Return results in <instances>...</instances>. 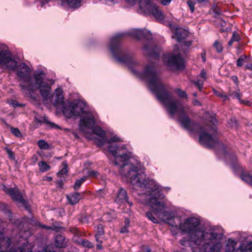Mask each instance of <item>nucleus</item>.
<instances>
[{
    "label": "nucleus",
    "instance_id": "f257e3e1",
    "mask_svg": "<svg viewBox=\"0 0 252 252\" xmlns=\"http://www.w3.org/2000/svg\"><path fill=\"white\" fill-rule=\"evenodd\" d=\"M126 34L137 39L145 38L150 40L152 38L151 32L147 30L133 29L127 33L115 35L110 40V50L116 60L126 64L133 73L147 80L149 89L167 108L169 115L173 118L175 114L179 115V121L183 127L190 132H206L205 127L191 121L185 114V107L181 101L175 99L167 92L154 64L146 65L141 72L134 69L139 65V62L135 60L132 53L123 50L120 45V39Z\"/></svg>",
    "mask_w": 252,
    "mask_h": 252
},
{
    "label": "nucleus",
    "instance_id": "f03ea898",
    "mask_svg": "<svg viewBox=\"0 0 252 252\" xmlns=\"http://www.w3.org/2000/svg\"><path fill=\"white\" fill-rule=\"evenodd\" d=\"M119 141L122 140L117 136L111 137L107 140L108 150L114 158V165L120 167V172L122 176L125 177L131 184L149 189L148 204L151 207V211L146 213V216L155 223H158V220L153 214L164 221L171 220L174 218V214L165 211V203L158 200V198L164 197L159 186L154 180L147 177L145 173H138V166L128 163V160L132 155L131 153H126V145H119L116 143Z\"/></svg>",
    "mask_w": 252,
    "mask_h": 252
},
{
    "label": "nucleus",
    "instance_id": "7ed1b4c3",
    "mask_svg": "<svg viewBox=\"0 0 252 252\" xmlns=\"http://www.w3.org/2000/svg\"><path fill=\"white\" fill-rule=\"evenodd\" d=\"M200 220L194 217L189 218L180 223L179 229L187 233L193 243L194 252H219L221 248L220 239L223 235L221 228L212 227L202 230L199 228Z\"/></svg>",
    "mask_w": 252,
    "mask_h": 252
},
{
    "label": "nucleus",
    "instance_id": "20e7f679",
    "mask_svg": "<svg viewBox=\"0 0 252 252\" xmlns=\"http://www.w3.org/2000/svg\"><path fill=\"white\" fill-rule=\"evenodd\" d=\"M30 72V68L27 64L17 60V75L22 81L20 85L22 89L27 90L30 93L39 89L43 99L47 100L50 97L51 87L44 81L45 73L42 70L37 69L32 77Z\"/></svg>",
    "mask_w": 252,
    "mask_h": 252
},
{
    "label": "nucleus",
    "instance_id": "39448f33",
    "mask_svg": "<svg viewBox=\"0 0 252 252\" xmlns=\"http://www.w3.org/2000/svg\"><path fill=\"white\" fill-rule=\"evenodd\" d=\"M95 121L94 116L92 113H87L80 118L79 123V129L84 133H89L92 131L93 133L101 137L97 145L99 146H102L105 143V132L100 127H94Z\"/></svg>",
    "mask_w": 252,
    "mask_h": 252
},
{
    "label": "nucleus",
    "instance_id": "423d86ee",
    "mask_svg": "<svg viewBox=\"0 0 252 252\" xmlns=\"http://www.w3.org/2000/svg\"><path fill=\"white\" fill-rule=\"evenodd\" d=\"M131 5H134L137 0H125ZM139 7L141 12L145 14H152L156 19L162 20L164 18L162 11L151 0H139Z\"/></svg>",
    "mask_w": 252,
    "mask_h": 252
},
{
    "label": "nucleus",
    "instance_id": "0eeeda50",
    "mask_svg": "<svg viewBox=\"0 0 252 252\" xmlns=\"http://www.w3.org/2000/svg\"><path fill=\"white\" fill-rule=\"evenodd\" d=\"M163 60L166 65L170 67H174L177 69L184 67V61L181 57V53L177 55L168 54L164 55Z\"/></svg>",
    "mask_w": 252,
    "mask_h": 252
},
{
    "label": "nucleus",
    "instance_id": "6e6552de",
    "mask_svg": "<svg viewBox=\"0 0 252 252\" xmlns=\"http://www.w3.org/2000/svg\"><path fill=\"white\" fill-rule=\"evenodd\" d=\"M0 64L4 65L10 70H14L16 61L12 59L11 54L7 50L0 52Z\"/></svg>",
    "mask_w": 252,
    "mask_h": 252
},
{
    "label": "nucleus",
    "instance_id": "1a4fd4ad",
    "mask_svg": "<svg viewBox=\"0 0 252 252\" xmlns=\"http://www.w3.org/2000/svg\"><path fill=\"white\" fill-rule=\"evenodd\" d=\"M72 104L73 106L74 116L82 115L81 118L86 113H90V112L85 111L86 105L85 103L81 100H75L72 101Z\"/></svg>",
    "mask_w": 252,
    "mask_h": 252
},
{
    "label": "nucleus",
    "instance_id": "9d476101",
    "mask_svg": "<svg viewBox=\"0 0 252 252\" xmlns=\"http://www.w3.org/2000/svg\"><path fill=\"white\" fill-rule=\"evenodd\" d=\"M115 201L119 204H125L127 203L129 207H131L132 205L131 202L128 201V196L127 192L125 189L123 188L119 189L118 192L117 193V196L115 198Z\"/></svg>",
    "mask_w": 252,
    "mask_h": 252
},
{
    "label": "nucleus",
    "instance_id": "9b49d317",
    "mask_svg": "<svg viewBox=\"0 0 252 252\" xmlns=\"http://www.w3.org/2000/svg\"><path fill=\"white\" fill-rule=\"evenodd\" d=\"M17 206L23 207L29 212L31 211V207L29 204L27 197L17 190Z\"/></svg>",
    "mask_w": 252,
    "mask_h": 252
},
{
    "label": "nucleus",
    "instance_id": "f8f14e48",
    "mask_svg": "<svg viewBox=\"0 0 252 252\" xmlns=\"http://www.w3.org/2000/svg\"><path fill=\"white\" fill-rule=\"evenodd\" d=\"M10 239L8 237H4L2 233L0 232V252H16L14 249H11L9 252H5L10 246Z\"/></svg>",
    "mask_w": 252,
    "mask_h": 252
},
{
    "label": "nucleus",
    "instance_id": "ddd939ff",
    "mask_svg": "<svg viewBox=\"0 0 252 252\" xmlns=\"http://www.w3.org/2000/svg\"><path fill=\"white\" fill-rule=\"evenodd\" d=\"M189 35V32L188 31L182 28H178L175 31L174 34L172 37L175 39L178 42H181L182 40L186 39Z\"/></svg>",
    "mask_w": 252,
    "mask_h": 252
},
{
    "label": "nucleus",
    "instance_id": "4468645a",
    "mask_svg": "<svg viewBox=\"0 0 252 252\" xmlns=\"http://www.w3.org/2000/svg\"><path fill=\"white\" fill-rule=\"evenodd\" d=\"M143 50L145 54L158 59L159 56L158 49L156 46H153L151 44H146L143 47Z\"/></svg>",
    "mask_w": 252,
    "mask_h": 252
},
{
    "label": "nucleus",
    "instance_id": "2eb2a0df",
    "mask_svg": "<svg viewBox=\"0 0 252 252\" xmlns=\"http://www.w3.org/2000/svg\"><path fill=\"white\" fill-rule=\"evenodd\" d=\"M64 104L62 90L58 88L56 90L55 100L53 104L58 109H60L62 106H63Z\"/></svg>",
    "mask_w": 252,
    "mask_h": 252
},
{
    "label": "nucleus",
    "instance_id": "dca6fc26",
    "mask_svg": "<svg viewBox=\"0 0 252 252\" xmlns=\"http://www.w3.org/2000/svg\"><path fill=\"white\" fill-rule=\"evenodd\" d=\"M62 109L63 115L67 118H70L74 116L73 106L72 102H69L67 104H64L63 106H62Z\"/></svg>",
    "mask_w": 252,
    "mask_h": 252
},
{
    "label": "nucleus",
    "instance_id": "f3484780",
    "mask_svg": "<svg viewBox=\"0 0 252 252\" xmlns=\"http://www.w3.org/2000/svg\"><path fill=\"white\" fill-rule=\"evenodd\" d=\"M69 203L71 205L77 204L81 199V195L78 192L70 193L66 196Z\"/></svg>",
    "mask_w": 252,
    "mask_h": 252
},
{
    "label": "nucleus",
    "instance_id": "a211bd4d",
    "mask_svg": "<svg viewBox=\"0 0 252 252\" xmlns=\"http://www.w3.org/2000/svg\"><path fill=\"white\" fill-rule=\"evenodd\" d=\"M55 243L58 248H64L67 245V241L64 236L58 235L55 238Z\"/></svg>",
    "mask_w": 252,
    "mask_h": 252
},
{
    "label": "nucleus",
    "instance_id": "6ab92c4d",
    "mask_svg": "<svg viewBox=\"0 0 252 252\" xmlns=\"http://www.w3.org/2000/svg\"><path fill=\"white\" fill-rule=\"evenodd\" d=\"M1 188L4 191L11 196L13 200H16V191L14 188H8L4 185L0 186Z\"/></svg>",
    "mask_w": 252,
    "mask_h": 252
},
{
    "label": "nucleus",
    "instance_id": "aec40b11",
    "mask_svg": "<svg viewBox=\"0 0 252 252\" xmlns=\"http://www.w3.org/2000/svg\"><path fill=\"white\" fill-rule=\"evenodd\" d=\"M104 233L103 226L101 224H98L96 227V233L95 235V240L97 242H102V240L100 239V237L103 235Z\"/></svg>",
    "mask_w": 252,
    "mask_h": 252
},
{
    "label": "nucleus",
    "instance_id": "412c9836",
    "mask_svg": "<svg viewBox=\"0 0 252 252\" xmlns=\"http://www.w3.org/2000/svg\"><path fill=\"white\" fill-rule=\"evenodd\" d=\"M239 249L242 252H252V242L243 243L239 246Z\"/></svg>",
    "mask_w": 252,
    "mask_h": 252
},
{
    "label": "nucleus",
    "instance_id": "4be33fe9",
    "mask_svg": "<svg viewBox=\"0 0 252 252\" xmlns=\"http://www.w3.org/2000/svg\"><path fill=\"white\" fill-rule=\"evenodd\" d=\"M82 0H63V2L66 4L71 8H77L81 5V1Z\"/></svg>",
    "mask_w": 252,
    "mask_h": 252
},
{
    "label": "nucleus",
    "instance_id": "5701e85b",
    "mask_svg": "<svg viewBox=\"0 0 252 252\" xmlns=\"http://www.w3.org/2000/svg\"><path fill=\"white\" fill-rule=\"evenodd\" d=\"M24 245L17 249V252H32V249L29 245L26 239H24Z\"/></svg>",
    "mask_w": 252,
    "mask_h": 252
},
{
    "label": "nucleus",
    "instance_id": "b1692460",
    "mask_svg": "<svg viewBox=\"0 0 252 252\" xmlns=\"http://www.w3.org/2000/svg\"><path fill=\"white\" fill-rule=\"evenodd\" d=\"M236 242L232 240L229 239L226 246V252H233L235 250V246Z\"/></svg>",
    "mask_w": 252,
    "mask_h": 252
},
{
    "label": "nucleus",
    "instance_id": "393cba45",
    "mask_svg": "<svg viewBox=\"0 0 252 252\" xmlns=\"http://www.w3.org/2000/svg\"><path fill=\"white\" fill-rule=\"evenodd\" d=\"M241 178L246 183L252 186V172L251 173H242L241 175Z\"/></svg>",
    "mask_w": 252,
    "mask_h": 252
},
{
    "label": "nucleus",
    "instance_id": "a878e982",
    "mask_svg": "<svg viewBox=\"0 0 252 252\" xmlns=\"http://www.w3.org/2000/svg\"><path fill=\"white\" fill-rule=\"evenodd\" d=\"M79 245L82 246L84 248H87L88 249H92L94 248V245L93 243L89 241L88 240L81 239L80 240V244Z\"/></svg>",
    "mask_w": 252,
    "mask_h": 252
},
{
    "label": "nucleus",
    "instance_id": "bb28decb",
    "mask_svg": "<svg viewBox=\"0 0 252 252\" xmlns=\"http://www.w3.org/2000/svg\"><path fill=\"white\" fill-rule=\"evenodd\" d=\"M37 145L40 149L42 150H47L49 148V144L43 140H39L38 141Z\"/></svg>",
    "mask_w": 252,
    "mask_h": 252
},
{
    "label": "nucleus",
    "instance_id": "cd10ccee",
    "mask_svg": "<svg viewBox=\"0 0 252 252\" xmlns=\"http://www.w3.org/2000/svg\"><path fill=\"white\" fill-rule=\"evenodd\" d=\"M38 166L39 167L40 171L42 172H44L48 170L50 167L45 162L41 161L38 163Z\"/></svg>",
    "mask_w": 252,
    "mask_h": 252
},
{
    "label": "nucleus",
    "instance_id": "c85d7f7f",
    "mask_svg": "<svg viewBox=\"0 0 252 252\" xmlns=\"http://www.w3.org/2000/svg\"><path fill=\"white\" fill-rule=\"evenodd\" d=\"M62 165L63 166V168L58 172V175L59 176L64 175L66 174L68 172L67 165L66 162V161L63 162Z\"/></svg>",
    "mask_w": 252,
    "mask_h": 252
},
{
    "label": "nucleus",
    "instance_id": "c756f323",
    "mask_svg": "<svg viewBox=\"0 0 252 252\" xmlns=\"http://www.w3.org/2000/svg\"><path fill=\"white\" fill-rule=\"evenodd\" d=\"M229 95L231 96L233 98H236L238 99L239 101H241V97L242 96V94L239 92V90L234 92H230Z\"/></svg>",
    "mask_w": 252,
    "mask_h": 252
},
{
    "label": "nucleus",
    "instance_id": "7c9ffc66",
    "mask_svg": "<svg viewBox=\"0 0 252 252\" xmlns=\"http://www.w3.org/2000/svg\"><path fill=\"white\" fill-rule=\"evenodd\" d=\"M214 92L217 96L220 98H222L223 99V101H225L226 100L229 99L228 95L224 94L223 92H219L214 90Z\"/></svg>",
    "mask_w": 252,
    "mask_h": 252
},
{
    "label": "nucleus",
    "instance_id": "2f4dec72",
    "mask_svg": "<svg viewBox=\"0 0 252 252\" xmlns=\"http://www.w3.org/2000/svg\"><path fill=\"white\" fill-rule=\"evenodd\" d=\"M86 179V177H83L80 179L76 180L74 185V189L76 190L78 189Z\"/></svg>",
    "mask_w": 252,
    "mask_h": 252
},
{
    "label": "nucleus",
    "instance_id": "473e14b6",
    "mask_svg": "<svg viewBox=\"0 0 252 252\" xmlns=\"http://www.w3.org/2000/svg\"><path fill=\"white\" fill-rule=\"evenodd\" d=\"M175 92L181 98H187L188 96L187 93L185 91L181 90L180 89H176L175 90Z\"/></svg>",
    "mask_w": 252,
    "mask_h": 252
},
{
    "label": "nucleus",
    "instance_id": "72a5a7b5",
    "mask_svg": "<svg viewBox=\"0 0 252 252\" xmlns=\"http://www.w3.org/2000/svg\"><path fill=\"white\" fill-rule=\"evenodd\" d=\"M214 46L218 53L222 52L223 48L222 45L218 41H216L214 43Z\"/></svg>",
    "mask_w": 252,
    "mask_h": 252
},
{
    "label": "nucleus",
    "instance_id": "f704fd0d",
    "mask_svg": "<svg viewBox=\"0 0 252 252\" xmlns=\"http://www.w3.org/2000/svg\"><path fill=\"white\" fill-rule=\"evenodd\" d=\"M247 57L246 56H241L237 60V65L238 66H242L244 63L245 62V59Z\"/></svg>",
    "mask_w": 252,
    "mask_h": 252
},
{
    "label": "nucleus",
    "instance_id": "c9c22d12",
    "mask_svg": "<svg viewBox=\"0 0 252 252\" xmlns=\"http://www.w3.org/2000/svg\"><path fill=\"white\" fill-rule=\"evenodd\" d=\"M62 228V227L57 222L54 223L51 226V230L57 232L61 231Z\"/></svg>",
    "mask_w": 252,
    "mask_h": 252
},
{
    "label": "nucleus",
    "instance_id": "e433bc0d",
    "mask_svg": "<svg viewBox=\"0 0 252 252\" xmlns=\"http://www.w3.org/2000/svg\"><path fill=\"white\" fill-rule=\"evenodd\" d=\"M192 82L196 85L199 91H201L203 85V81L198 80L193 81Z\"/></svg>",
    "mask_w": 252,
    "mask_h": 252
},
{
    "label": "nucleus",
    "instance_id": "4c0bfd02",
    "mask_svg": "<svg viewBox=\"0 0 252 252\" xmlns=\"http://www.w3.org/2000/svg\"><path fill=\"white\" fill-rule=\"evenodd\" d=\"M5 150L6 153L7 154V155H8L9 158L12 160H14V159H15L14 154L12 152V151L11 150V149H10L8 147H6L5 148Z\"/></svg>",
    "mask_w": 252,
    "mask_h": 252
},
{
    "label": "nucleus",
    "instance_id": "58836bf2",
    "mask_svg": "<svg viewBox=\"0 0 252 252\" xmlns=\"http://www.w3.org/2000/svg\"><path fill=\"white\" fill-rule=\"evenodd\" d=\"M187 3L188 6L189 7L191 12V13L194 12V10H195V8H194L195 2H193L191 0H188L187 1Z\"/></svg>",
    "mask_w": 252,
    "mask_h": 252
},
{
    "label": "nucleus",
    "instance_id": "ea45409f",
    "mask_svg": "<svg viewBox=\"0 0 252 252\" xmlns=\"http://www.w3.org/2000/svg\"><path fill=\"white\" fill-rule=\"evenodd\" d=\"M99 173L96 171L91 170L88 171V175L91 177H98Z\"/></svg>",
    "mask_w": 252,
    "mask_h": 252
},
{
    "label": "nucleus",
    "instance_id": "a19ab883",
    "mask_svg": "<svg viewBox=\"0 0 252 252\" xmlns=\"http://www.w3.org/2000/svg\"><path fill=\"white\" fill-rule=\"evenodd\" d=\"M234 42L238 41L239 40V35L236 32H233L232 36L231 38Z\"/></svg>",
    "mask_w": 252,
    "mask_h": 252
},
{
    "label": "nucleus",
    "instance_id": "79ce46f5",
    "mask_svg": "<svg viewBox=\"0 0 252 252\" xmlns=\"http://www.w3.org/2000/svg\"><path fill=\"white\" fill-rule=\"evenodd\" d=\"M81 239H80L79 236H78V234H77V235H75L73 238H72V240L73 241L75 242L77 244L79 245L80 244V240Z\"/></svg>",
    "mask_w": 252,
    "mask_h": 252
},
{
    "label": "nucleus",
    "instance_id": "37998d69",
    "mask_svg": "<svg viewBox=\"0 0 252 252\" xmlns=\"http://www.w3.org/2000/svg\"><path fill=\"white\" fill-rule=\"evenodd\" d=\"M44 121L47 124H49L52 127H57V128L59 127V126L57 125H55V124H54L52 122L47 121L46 117L44 118Z\"/></svg>",
    "mask_w": 252,
    "mask_h": 252
},
{
    "label": "nucleus",
    "instance_id": "c03bdc74",
    "mask_svg": "<svg viewBox=\"0 0 252 252\" xmlns=\"http://www.w3.org/2000/svg\"><path fill=\"white\" fill-rule=\"evenodd\" d=\"M69 231L75 235L79 234V231L76 227H70L69 228Z\"/></svg>",
    "mask_w": 252,
    "mask_h": 252
},
{
    "label": "nucleus",
    "instance_id": "a18cd8bd",
    "mask_svg": "<svg viewBox=\"0 0 252 252\" xmlns=\"http://www.w3.org/2000/svg\"><path fill=\"white\" fill-rule=\"evenodd\" d=\"M7 102L9 104V105H11L13 108L16 107V103H15V101L14 100L8 99Z\"/></svg>",
    "mask_w": 252,
    "mask_h": 252
},
{
    "label": "nucleus",
    "instance_id": "49530a36",
    "mask_svg": "<svg viewBox=\"0 0 252 252\" xmlns=\"http://www.w3.org/2000/svg\"><path fill=\"white\" fill-rule=\"evenodd\" d=\"M239 102L247 106H251L252 105V103L249 100H243L241 99V101H239Z\"/></svg>",
    "mask_w": 252,
    "mask_h": 252
},
{
    "label": "nucleus",
    "instance_id": "de8ad7c7",
    "mask_svg": "<svg viewBox=\"0 0 252 252\" xmlns=\"http://www.w3.org/2000/svg\"><path fill=\"white\" fill-rule=\"evenodd\" d=\"M200 75V77L203 78V81L206 80V72L204 70H202L201 71Z\"/></svg>",
    "mask_w": 252,
    "mask_h": 252
},
{
    "label": "nucleus",
    "instance_id": "09e8293b",
    "mask_svg": "<svg viewBox=\"0 0 252 252\" xmlns=\"http://www.w3.org/2000/svg\"><path fill=\"white\" fill-rule=\"evenodd\" d=\"M193 104L195 106H201V103L196 99H193Z\"/></svg>",
    "mask_w": 252,
    "mask_h": 252
},
{
    "label": "nucleus",
    "instance_id": "8fccbe9b",
    "mask_svg": "<svg viewBox=\"0 0 252 252\" xmlns=\"http://www.w3.org/2000/svg\"><path fill=\"white\" fill-rule=\"evenodd\" d=\"M120 232L122 233H125L127 232H128L127 227L125 226V227H123V228L121 229Z\"/></svg>",
    "mask_w": 252,
    "mask_h": 252
},
{
    "label": "nucleus",
    "instance_id": "3c124183",
    "mask_svg": "<svg viewBox=\"0 0 252 252\" xmlns=\"http://www.w3.org/2000/svg\"><path fill=\"white\" fill-rule=\"evenodd\" d=\"M103 194V192L102 190H100L97 192L96 196L97 197H102Z\"/></svg>",
    "mask_w": 252,
    "mask_h": 252
},
{
    "label": "nucleus",
    "instance_id": "603ef678",
    "mask_svg": "<svg viewBox=\"0 0 252 252\" xmlns=\"http://www.w3.org/2000/svg\"><path fill=\"white\" fill-rule=\"evenodd\" d=\"M41 252H55L53 251H51L50 250V248L49 247H47L44 250H43Z\"/></svg>",
    "mask_w": 252,
    "mask_h": 252
},
{
    "label": "nucleus",
    "instance_id": "864d4df0",
    "mask_svg": "<svg viewBox=\"0 0 252 252\" xmlns=\"http://www.w3.org/2000/svg\"><path fill=\"white\" fill-rule=\"evenodd\" d=\"M187 243V241L186 240V239L183 238L180 241V243L182 245L185 246L186 245V243Z\"/></svg>",
    "mask_w": 252,
    "mask_h": 252
},
{
    "label": "nucleus",
    "instance_id": "5fc2aeb1",
    "mask_svg": "<svg viewBox=\"0 0 252 252\" xmlns=\"http://www.w3.org/2000/svg\"><path fill=\"white\" fill-rule=\"evenodd\" d=\"M18 137H22V135L20 130L18 128H17V138Z\"/></svg>",
    "mask_w": 252,
    "mask_h": 252
},
{
    "label": "nucleus",
    "instance_id": "6e6d98bb",
    "mask_svg": "<svg viewBox=\"0 0 252 252\" xmlns=\"http://www.w3.org/2000/svg\"><path fill=\"white\" fill-rule=\"evenodd\" d=\"M191 44V42L190 41H186L184 42V45L185 46L189 47L190 46Z\"/></svg>",
    "mask_w": 252,
    "mask_h": 252
},
{
    "label": "nucleus",
    "instance_id": "4d7b16f0",
    "mask_svg": "<svg viewBox=\"0 0 252 252\" xmlns=\"http://www.w3.org/2000/svg\"><path fill=\"white\" fill-rule=\"evenodd\" d=\"M230 122H232V126H236L237 125V121L235 119H231Z\"/></svg>",
    "mask_w": 252,
    "mask_h": 252
},
{
    "label": "nucleus",
    "instance_id": "13d9d810",
    "mask_svg": "<svg viewBox=\"0 0 252 252\" xmlns=\"http://www.w3.org/2000/svg\"><path fill=\"white\" fill-rule=\"evenodd\" d=\"M143 252H151V250L149 247H146L142 250Z\"/></svg>",
    "mask_w": 252,
    "mask_h": 252
},
{
    "label": "nucleus",
    "instance_id": "bf43d9fd",
    "mask_svg": "<svg viewBox=\"0 0 252 252\" xmlns=\"http://www.w3.org/2000/svg\"><path fill=\"white\" fill-rule=\"evenodd\" d=\"M232 79L236 84H238V78L236 76H233Z\"/></svg>",
    "mask_w": 252,
    "mask_h": 252
},
{
    "label": "nucleus",
    "instance_id": "052dcab7",
    "mask_svg": "<svg viewBox=\"0 0 252 252\" xmlns=\"http://www.w3.org/2000/svg\"><path fill=\"white\" fill-rule=\"evenodd\" d=\"M41 226L42 228H44L45 229H48V230H51V226H46V225H41Z\"/></svg>",
    "mask_w": 252,
    "mask_h": 252
},
{
    "label": "nucleus",
    "instance_id": "680f3d73",
    "mask_svg": "<svg viewBox=\"0 0 252 252\" xmlns=\"http://www.w3.org/2000/svg\"><path fill=\"white\" fill-rule=\"evenodd\" d=\"M179 51V48L177 45L175 46V47L174 48V53L175 54H177Z\"/></svg>",
    "mask_w": 252,
    "mask_h": 252
},
{
    "label": "nucleus",
    "instance_id": "e2e57ef3",
    "mask_svg": "<svg viewBox=\"0 0 252 252\" xmlns=\"http://www.w3.org/2000/svg\"><path fill=\"white\" fill-rule=\"evenodd\" d=\"M99 244H97L96 245V248L97 249H99V250H101L102 249V246H101V244L102 243H100V242H98Z\"/></svg>",
    "mask_w": 252,
    "mask_h": 252
},
{
    "label": "nucleus",
    "instance_id": "0e129e2a",
    "mask_svg": "<svg viewBox=\"0 0 252 252\" xmlns=\"http://www.w3.org/2000/svg\"><path fill=\"white\" fill-rule=\"evenodd\" d=\"M217 120L215 118H212L211 120V123L214 125H216L217 124Z\"/></svg>",
    "mask_w": 252,
    "mask_h": 252
},
{
    "label": "nucleus",
    "instance_id": "69168bd1",
    "mask_svg": "<svg viewBox=\"0 0 252 252\" xmlns=\"http://www.w3.org/2000/svg\"><path fill=\"white\" fill-rule=\"evenodd\" d=\"M11 132L14 135H16V128L14 127L11 128Z\"/></svg>",
    "mask_w": 252,
    "mask_h": 252
},
{
    "label": "nucleus",
    "instance_id": "338daca9",
    "mask_svg": "<svg viewBox=\"0 0 252 252\" xmlns=\"http://www.w3.org/2000/svg\"><path fill=\"white\" fill-rule=\"evenodd\" d=\"M247 68L248 69H249L252 70V63H251V64H250L249 65H247Z\"/></svg>",
    "mask_w": 252,
    "mask_h": 252
},
{
    "label": "nucleus",
    "instance_id": "774afa93",
    "mask_svg": "<svg viewBox=\"0 0 252 252\" xmlns=\"http://www.w3.org/2000/svg\"><path fill=\"white\" fill-rule=\"evenodd\" d=\"M233 41L230 39V41L228 42V45L229 46H230L232 45L233 43Z\"/></svg>",
    "mask_w": 252,
    "mask_h": 252
}]
</instances>
